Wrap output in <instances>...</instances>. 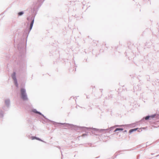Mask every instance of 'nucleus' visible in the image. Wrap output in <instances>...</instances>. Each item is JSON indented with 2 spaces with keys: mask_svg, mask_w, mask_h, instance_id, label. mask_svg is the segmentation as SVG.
Segmentation results:
<instances>
[{
  "mask_svg": "<svg viewBox=\"0 0 159 159\" xmlns=\"http://www.w3.org/2000/svg\"><path fill=\"white\" fill-rule=\"evenodd\" d=\"M15 75H16L15 73H14L12 75V77L13 79L14 80V81H15L16 85V86H17V82L16 81V78Z\"/></svg>",
  "mask_w": 159,
  "mask_h": 159,
  "instance_id": "2",
  "label": "nucleus"
},
{
  "mask_svg": "<svg viewBox=\"0 0 159 159\" xmlns=\"http://www.w3.org/2000/svg\"><path fill=\"white\" fill-rule=\"evenodd\" d=\"M149 117H150V116H147L145 117V119L146 120H147L149 119Z\"/></svg>",
  "mask_w": 159,
  "mask_h": 159,
  "instance_id": "8",
  "label": "nucleus"
},
{
  "mask_svg": "<svg viewBox=\"0 0 159 159\" xmlns=\"http://www.w3.org/2000/svg\"><path fill=\"white\" fill-rule=\"evenodd\" d=\"M34 20H33L32 21V22H31V24H30V30H31V29H32V26H33V23H34Z\"/></svg>",
  "mask_w": 159,
  "mask_h": 159,
  "instance_id": "5",
  "label": "nucleus"
},
{
  "mask_svg": "<svg viewBox=\"0 0 159 159\" xmlns=\"http://www.w3.org/2000/svg\"><path fill=\"white\" fill-rule=\"evenodd\" d=\"M23 13L22 12H20L18 13V14L19 16H21L23 14Z\"/></svg>",
  "mask_w": 159,
  "mask_h": 159,
  "instance_id": "7",
  "label": "nucleus"
},
{
  "mask_svg": "<svg viewBox=\"0 0 159 159\" xmlns=\"http://www.w3.org/2000/svg\"><path fill=\"white\" fill-rule=\"evenodd\" d=\"M21 97L22 99L25 100L27 99V97L25 93V89H22L20 90Z\"/></svg>",
  "mask_w": 159,
  "mask_h": 159,
  "instance_id": "1",
  "label": "nucleus"
},
{
  "mask_svg": "<svg viewBox=\"0 0 159 159\" xmlns=\"http://www.w3.org/2000/svg\"><path fill=\"white\" fill-rule=\"evenodd\" d=\"M35 112V113H37L39 114H40V115H41V113H40L39 112L36 111V112Z\"/></svg>",
  "mask_w": 159,
  "mask_h": 159,
  "instance_id": "9",
  "label": "nucleus"
},
{
  "mask_svg": "<svg viewBox=\"0 0 159 159\" xmlns=\"http://www.w3.org/2000/svg\"><path fill=\"white\" fill-rule=\"evenodd\" d=\"M123 130V129L122 128H116L115 130V131H122Z\"/></svg>",
  "mask_w": 159,
  "mask_h": 159,
  "instance_id": "6",
  "label": "nucleus"
},
{
  "mask_svg": "<svg viewBox=\"0 0 159 159\" xmlns=\"http://www.w3.org/2000/svg\"><path fill=\"white\" fill-rule=\"evenodd\" d=\"M138 129V128H135V129H131L129 130V133H131L134 131L137 130Z\"/></svg>",
  "mask_w": 159,
  "mask_h": 159,
  "instance_id": "4",
  "label": "nucleus"
},
{
  "mask_svg": "<svg viewBox=\"0 0 159 159\" xmlns=\"http://www.w3.org/2000/svg\"><path fill=\"white\" fill-rule=\"evenodd\" d=\"M30 138L32 140L36 139L38 140L41 141V140L40 139L35 137L32 136Z\"/></svg>",
  "mask_w": 159,
  "mask_h": 159,
  "instance_id": "3",
  "label": "nucleus"
}]
</instances>
